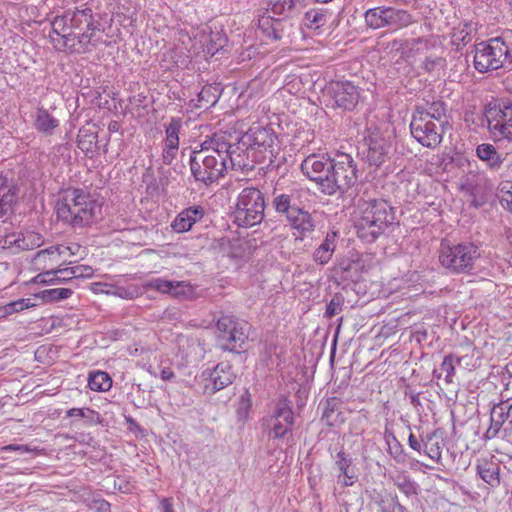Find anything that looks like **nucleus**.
I'll return each mask as SVG.
<instances>
[{
    "mask_svg": "<svg viewBox=\"0 0 512 512\" xmlns=\"http://www.w3.org/2000/svg\"><path fill=\"white\" fill-rule=\"evenodd\" d=\"M395 208L384 199L366 202L362 216L355 224L357 235L362 240L372 243L394 223Z\"/></svg>",
    "mask_w": 512,
    "mask_h": 512,
    "instance_id": "5",
    "label": "nucleus"
},
{
    "mask_svg": "<svg viewBox=\"0 0 512 512\" xmlns=\"http://www.w3.org/2000/svg\"><path fill=\"white\" fill-rule=\"evenodd\" d=\"M420 392H414L413 390H411L410 388H407L405 390V396H408L409 399H410V402L411 404L416 408L418 409L419 407H421V402H420Z\"/></svg>",
    "mask_w": 512,
    "mask_h": 512,
    "instance_id": "59",
    "label": "nucleus"
},
{
    "mask_svg": "<svg viewBox=\"0 0 512 512\" xmlns=\"http://www.w3.org/2000/svg\"><path fill=\"white\" fill-rule=\"evenodd\" d=\"M367 152L365 162L374 168H379L389 158L391 142L379 130L372 131L365 137Z\"/></svg>",
    "mask_w": 512,
    "mask_h": 512,
    "instance_id": "17",
    "label": "nucleus"
},
{
    "mask_svg": "<svg viewBox=\"0 0 512 512\" xmlns=\"http://www.w3.org/2000/svg\"><path fill=\"white\" fill-rule=\"evenodd\" d=\"M34 128L45 136H51L59 127V120L43 106L37 107L34 115Z\"/></svg>",
    "mask_w": 512,
    "mask_h": 512,
    "instance_id": "26",
    "label": "nucleus"
},
{
    "mask_svg": "<svg viewBox=\"0 0 512 512\" xmlns=\"http://www.w3.org/2000/svg\"><path fill=\"white\" fill-rule=\"evenodd\" d=\"M394 485L407 497L418 495L420 487L406 472L393 478Z\"/></svg>",
    "mask_w": 512,
    "mask_h": 512,
    "instance_id": "34",
    "label": "nucleus"
},
{
    "mask_svg": "<svg viewBox=\"0 0 512 512\" xmlns=\"http://www.w3.org/2000/svg\"><path fill=\"white\" fill-rule=\"evenodd\" d=\"M59 274H69L70 278H90L94 270L89 265H77L73 267L58 269Z\"/></svg>",
    "mask_w": 512,
    "mask_h": 512,
    "instance_id": "42",
    "label": "nucleus"
},
{
    "mask_svg": "<svg viewBox=\"0 0 512 512\" xmlns=\"http://www.w3.org/2000/svg\"><path fill=\"white\" fill-rule=\"evenodd\" d=\"M307 192L301 188L286 190L275 188L272 193L271 207L280 218L284 219L292 229L306 236L315 229L312 215L305 210L303 198Z\"/></svg>",
    "mask_w": 512,
    "mask_h": 512,
    "instance_id": "4",
    "label": "nucleus"
},
{
    "mask_svg": "<svg viewBox=\"0 0 512 512\" xmlns=\"http://www.w3.org/2000/svg\"><path fill=\"white\" fill-rule=\"evenodd\" d=\"M452 163H454L457 167H462L465 163H469V160L466 157L457 154L456 157L450 158V161L445 164L444 169L448 170V166Z\"/></svg>",
    "mask_w": 512,
    "mask_h": 512,
    "instance_id": "63",
    "label": "nucleus"
},
{
    "mask_svg": "<svg viewBox=\"0 0 512 512\" xmlns=\"http://www.w3.org/2000/svg\"><path fill=\"white\" fill-rule=\"evenodd\" d=\"M471 196L470 206L478 209L488 201V194H469Z\"/></svg>",
    "mask_w": 512,
    "mask_h": 512,
    "instance_id": "58",
    "label": "nucleus"
},
{
    "mask_svg": "<svg viewBox=\"0 0 512 512\" xmlns=\"http://www.w3.org/2000/svg\"><path fill=\"white\" fill-rule=\"evenodd\" d=\"M303 0H265L266 10L271 11L275 15H284L292 13L297 4Z\"/></svg>",
    "mask_w": 512,
    "mask_h": 512,
    "instance_id": "36",
    "label": "nucleus"
},
{
    "mask_svg": "<svg viewBox=\"0 0 512 512\" xmlns=\"http://www.w3.org/2000/svg\"><path fill=\"white\" fill-rule=\"evenodd\" d=\"M201 377L208 381L205 392L214 394L231 385L236 378L232 365L229 362H220L213 369H205Z\"/></svg>",
    "mask_w": 512,
    "mask_h": 512,
    "instance_id": "18",
    "label": "nucleus"
},
{
    "mask_svg": "<svg viewBox=\"0 0 512 512\" xmlns=\"http://www.w3.org/2000/svg\"><path fill=\"white\" fill-rule=\"evenodd\" d=\"M92 17V9L91 8H84V9H76L73 12H70V30L72 29H79L83 24H85L87 19H90Z\"/></svg>",
    "mask_w": 512,
    "mask_h": 512,
    "instance_id": "41",
    "label": "nucleus"
},
{
    "mask_svg": "<svg viewBox=\"0 0 512 512\" xmlns=\"http://www.w3.org/2000/svg\"><path fill=\"white\" fill-rule=\"evenodd\" d=\"M440 61H441V58L426 57L425 60L423 61V69L426 72H431L439 64Z\"/></svg>",
    "mask_w": 512,
    "mask_h": 512,
    "instance_id": "62",
    "label": "nucleus"
},
{
    "mask_svg": "<svg viewBox=\"0 0 512 512\" xmlns=\"http://www.w3.org/2000/svg\"><path fill=\"white\" fill-rule=\"evenodd\" d=\"M500 204L503 208L512 213V190L500 197Z\"/></svg>",
    "mask_w": 512,
    "mask_h": 512,
    "instance_id": "64",
    "label": "nucleus"
},
{
    "mask_svg": "<svg viewBox=\"0 0 512 512\" xmlns=\"http://www.w3.org/2000/svg\"><path fill=\"white\" fill-rule=\"evenodd\" d=\"M511 412V399L501 401L493 406L490 413V426L484 434L486 440L499 437L506 439L508 442H512Z\"/></svg>",
    "mask_w": 512,
    "mask_h": 512,
    "instance_id": "14",
    "label": "nucleus"
},
{
    "mask_svg": "<svg viewBox=\"0 0 512 512\" xmlns=\"http://www.w3.org/2000/svg\"><path fill=\"white\" fill-rule=\"evenodd\" d=\"M366 25L371 29H401L413 23V16L404 9L391 6H378L364 13Z\"/></svg>",
    "mask_w": 512,
    "mask_h": 512,
    "instance_id": "12",
    "label": "nucleus"
},
{
    "mask_svg": "<svg viewBox=\"0 0 512 512\" xmlns=\"http://www.w3.org/2000/svg\"><path fill=\"white\" fill-rule=\"evenodd\" d=\"M336 232H328L323 242L315 249L313 260L320 265L327 264L336 248Z\"/></svg>",
    "mask_w": 512,
    "mask_h": 512,
    "instance_id": "28",
    "label": "nucleus"
},
{
    "mask_svg": "<svg viewBox=\"0 0 512 512\" xmlns=\"http://www.w3.org/2000/svg\"><path fill=\"white\" fill-rule=\"evenodd\" d=\"M344 302V296L341 293H335L331 300L326 304L324 316L330 319L339 314L343 309Z\"/></svg>",
    "mask_w": 512,
    "mask_h": 512,
    "instance_id": "43",
    "label": "nucleus"
},
{
    "mask_svg": "<svg viewBox=\"0 0 512 512\" xmlns=\"http://www.w3.org/2000/svg\"><path fill=\"white\" fill-rule=\"evenodd\" d=\"M227 42V38L225 35L221 33H216L211 36L210 43L207 45V53L214 55L218 52Z\"/></svg>",
    "mask_w": 512,
    "mask_h": 512,
    "instance_id": "50",
    "label": "nucleus"
},
{
    "mask_svg": "<svg viewBox=\"0 0 512 512\" xmlns=\"http://www.w3.org/2000/svg\"><path fill=\"white\" fill-rule=\"evenodd\" d=\"M329 451H331V448H329ZM330 453L335 459V468L338 471L336 475L337 484L342 488L353 486L358 480V473L354 466L353 458L345 452L343 446H341L335 456L332 455V452Z\"/></svg>",
    "mask_w": 512,
    "mask_h": 512,
    "instance_id": "19",
    "label": "nucleus"
},
{
    "mask_svg": "<svg viewBox=\"0 0 512 512\" xmlns=\"http://www.w3.org/2000/svg\"><path fill=\"white\" fill-rule=\"evenodd\" d=\"M57 40L52 39V42L54 43L55 47L59 50H66L69 49L71 52L75 50V40H76V33L70 31L65 32L64 34L59 36Z\"/></svg>",
    "mask_w": 512,
    "mask_h": 512,
    "instance_id": "45",
    "label": "nucleus"
},
{
    "mask_svg": "<svg viewBox=\"0 0 512 512\" xmlns=\"http://www.w3.org/2000/svg\"><path fill=\"white\" fill-rule=\"evenodd\" d=\"M258 22V27L263 32V34L266 37L275 40V35H277V29H275L274 27L273 17L261 16Z\"/></svg>",
    "mask_w": 512,
    "mask_h": 512,
    "instance_id": "48",
    "label": "nucleus"
},
{
    "mask_svg": "<svg viewBox=\"0 0 512 512\" xmlns=\"http://www.w3.org/2000/svg\"><path fill=\"white\" fill-rule=\"evenodd\" d=\"M283 420L287 425H294L295 418L293 410H274L270 417V421Z\"/></svg>",
    "mask_w": 512,
    "mask_h": 512,
    "instance_id": "51",
    "label": "nucleus"
},
{
    "mask_svg": "<svg viewBox=\"0 0 512 512\" xmlns=\"http://www.w3.org/2000/svg\"><path fill=\"white\" fill-rule=\"evenodd\" d=\"M40 239L38 234L29 233L26 236L22 233H10L1 237L0 248L10 250L13 254L33 248V239Z\"/></svg>",
    "mask_w": 512,
    "mask_h": 512,
    "instance_id": "24",
    "label": "nucleus"
},
{
    "mask_svg": "<svg viewBox=\"0 0 512 512\" xmlns=\"http://www.w3.org/2000/svg\"><path fill=\"white\" fill-rule=\"evenodd\" d=\"M272 422H273L272 428L269 432V437L271 439H283L288 434L292 435L291 428H290L292 425H287L285 423L283 424L281 422V420L272 421Z\"/></svg>",
    "mask_w": 512,
    "mask_h": 512,
    "instance_id": "46",
    "label": "nucleus"
},
{
    "mask_svg": "<svg viewBox=\"0 0 512 512\" xmlns=\"http://www.w3.org/2000/svg\"><path fill=\"white\" fill-rule=\"evenodd\" d=\"M408 445L411 449L421 454V447H423L422 440H418L413 433H410L408 437Z\"/></svg>",
    "mask_w": 512,
    "mask_h": 512,
    "instance_id": "61",
    "label": "nucleus"
},
{
    "mask_svg": "<svg viewBox=\"0 0 512 512\" xmlns=\"http://www.w3.org/2000/svg\"><path fill=\"white\" fill-rule=\"evenodd\" d=\"M72 293L73 291L69 288H53L43 290L35 294V297L40 298L45 303H53L68 299Z\"/></svg>",
    "mask_w": 512,
    "mask_h": 512,
    "instance_id": "38",
    "label": "nucleus"
},
{
    "mask_svg": "<svg viewBox=\"0 0 512 512\" xmlns=\"http://www.w3.org/2000/svg\"><path fill=\"white\" fill-rule=\"evenodd\" d=\"M341 405L342 401L337 397H330L325 401L322 420L325 421L327 426L332 427L342 421V419H339Z\"/></svg>",
    "mask_w": 512,
    "mask_h": 512,
    "instance_id": "32",
    "label": "nucleus"
},
{
    "mask_svg": "<svg viewBox=\"0 0 512 512\" xmlns=\"http://www.w3.org/2000/svg\"><path fill=\"white\" fill-rule=\"evenodd\" d=\"M384 440L388 446V453L397 463H405L407 460V454L403 448V445L399 442L394 432L387 426L384 431Z\"/></svg>",
    "mask_w": 512,
    "mask_h": 512,
    "instance_id": "31",
    "label": "nucleus"
},
{
    "mask_svg": "<svg viewBox=\"0 0 512 512\" xmlns=\"http://www.w3.org/2000/svg\"><path fill=\"white\" fill-rule=\"evenodd\" d=\"M77 146L86 156L96 151L99 147L95 129L82 126L78 131Z\"/></svg>",
    "mask_w": 512,
    "mask_h": 512,
    "instance_id": "29",
    "label": "nucleus"
},
{
    "mask_svg": "<svg viewBox=\"0 0 512 512\" xmlns=\"http://www.w3.org/2000/svg\"><path fill=\"white\" fill-rule=\"evenodd\" d=\"M479 257L480 248L474 242L464 241L457 244H450L447 240L441 242L439 261L452 273H469L474 269Z\"/></svg>",
    "mask_w": 512,
    "mask_h": 512,
    "instance_id": "8",
    "label": "nucleus"
},
{
    "mask_svg": "<svg viewBox=\"0 0 512 512\" xmlns=\"http://www.w3.org/2000/svg\"><path fill=\"white\" fill-rule=\"evenodd\" d=\"M178 149L174 147L165 146L162 153V162L165 165H171L173 160L176 158Z\"/></svg>",
    "mask_w": 512,
    "mask_h": 512,
    "instance_id": "54",
    "label": "nucleus"
},
{
    "mask_svg": "<svg viewBox=\"0 0 512 512\" xmlns=\"http://www.w3.org/2000/svg\"><path fill=\"white\" fill-rule=\"evenodd\" d=\"M240 144L254 148L253 151L262 158V162L266 163L267 168L274 166V159L280 150V145L278 137L271 126H251L248 131L241 136Z\"/></svg>",
    "mask_w": 512,
    "mask_h": 512,
    "instance_id": "10",
    "label": "nucleus"
},
{
    "mask_svg": "<svg viewBox=\"0 0 512 512\" xmlns=\"http://www.w3.org/2000/svg\"><path fill=\"white\" fill-rule=\"evenodd\" d=\"M331 13L327 9L311 8L304 15L305 25L309 29L317 30L327 23Z\"/></svg>",
    "mask_w": 512,
    "mask_h": 512,
    "instance_id": "33",
    "label": "nucleus"
},
{
    "mask_svg": "<svg viewBox=\"0 0 512 512\" xmlns=\"http://www.w3.org/2000/svg\"><path fill=\"white\" fill-rule=\"evenodd\" d=\"M70 11H66L63 15L54 17L51 22L52 32L57 36L64 34L67 30H70L69 26Z\"/></svg>",
    "mask_w": 512,
    "mask_h": 512,
    "instance_id": "44",
    "label": "nucleus"
},
{
    "mask_svg": "<svg viewBox=\"0 0 512 512\" xmlns=\"http://www.w3.org/2000/svg\"><path fill=\"white\" fill-rule=\"evenodd\" d=\"M455 364V355L449 354L444 357L443 362L440 366L441 371L446 374L445 381L447 383L453 382V377L455 375Z\"/></svg>",
    "mask_w": 512,
    "mask_h": 512,
    "instance_id": "47",
    "label": "nucleus"
},
{
    "mask_svg": "<svg viewBox=\"0 0 512 512\" xmlns=\"http://www.w3.org/2000/svg\"><path fill=\"white\" fill-rule=\"evenodd\" d=\"M442 123L428 119L427 114H413L410 123L411 135L424 147L436 148L443 139Z\"/></svg>",
    "mask_w": 512,
    "mask_h": 512,
    "instance_id": "13",
    "label": "nucleus"
},
{
    "mask_svg": "<svg viewBox=\"0 0 512 512\" xmlns=\"http://www.w3.org/2000/svg\"><path fill=\"white\" fill-rule=\"evenodd\" d=\"M85 415H83V419L86 420L89 424H98L102 422V417L99 412L94 411L90 408H84Z\"/></svg>",
    "mask_w": 512,
    "mask_h": 512,
    "instance_id": "55",
    "label": "nucleus"
},
{
    "mask_svg": "<svg viewBox=\"0 0 512 512\" xmlns=\"http://www.w3.org/2000/svg\"><path fill=\"white\" fill-rule=\"evenodd\" d=\"M19 190L18 184L0 174V218L13 212L19 200Z\"/></svg>",
    "mask_w": 512,
    "mask_h": 512,
    "instance_id": "21",
    "label": "nucleus"
},
{
    "mask_svg": "<svg viewBox=\"0 0 512 512\" xmlns=\"http://www.w3.org/2000/svg\"><path fill=\"white\" fill-rule=\"evenodd\" d=\"M445 104L443 102H433L427 110L417 109L413 114H427L428 119L432 121H437V123H442L444 126L447 121H443L442 117L445 116Z\"/></svg>",
    "mask_w": 512,
    "mask_h": 512,
    "instance_id": "40",
    "label": "nucleus"
},
{
    "mask_svg": "<svg viewBox=\"0 0 512 512\" xmlns=\"http://www.w3.org/2000/svg\"><path fill=\"white\" fill-rule=\"evenodd\" d=\"M217 339L223 351L241 353L248 340L249 324L232 315H223L217 321Z\"/></svg>",
    "mask_w": 512,
    "mask_h": 512,
    "instance_id": "11",
    "label": "nucleus"
},
{
    "mask_svg": "<svg viewBox=\"0 0 512 512\" xmlns=\"http://www.w3.org/2000/svg\"><path fill=\"white\" fill-rule=\"evenodd\" d=\"M494 184L491 179L479 171H469L462 178L460 186L461 191L467 194H489L492 192Z\"/></svg>",
    "mask_w": 512,
    "mask_h": 512,
    "instance_id": "22",
    "label": "nucleus"
},
{
    "mask_svg": "<svg viewBox=\"0 0 512 512\" xmlns=\"http://www.w3.org/2000/svg\"><path fill=\"white\" fill-rule=\"evenodd\" d=\"M475 154L480 161L485 163L487 169L492 172L499 171L505 161V156L499 153L497 148L490 143L477 145Z\"/></svg>",
    "mask_w": 512,
    "mask_h": 512,
    "instance_id": "25",
    "label": "nucleus"
},
{
    "mask_svg": "<svg viewBox=\"0 0 512 512\" xmlns=\"http://www.w3.org/2000/svg\"><path fill=\"white\" fill-rule=\"evenodd\" d=\"M301 170L327 196L346 195L361 175L356 161L347 153H338L333 158L309 155L303 160Z\"/></svg>",
    "mask_w": 512,
    "mask_h": 512,
    "instance_id": "1",
    "label": "nucleus"
},
{
    "mask_svg": "<svg viewBox=\"0 0 512 512\" xmlns=\"http://www.w3.org/2000/svg\"><path fill=\"white\" fill-rule=\"evenodd\" d=\"M56 274H59L58 270H50L46 272L39 273L36 275L32 282L37 284H49L54 283L56 279Z\"/></svg>",
    "mask_w": 512,
    "mask_h": 512,
    "instance_id": "52",
    "label": "nucleus"
},
{
    "mask_svg": "<svg viewBox=\"0 0 512 512\" xmlns=\"http://www.w3.org/2000/svg\"><path fill=\"white\" fill-rule=\"evenodd\" d=\"M293 410V403L286 395H280L275 402L274 410Z\"/></svg>",
    "mask_w": 512,
    "mask_h": 512,
    "instance_id": "57",
    "label": "nucleus"
},
{
    "mask_svg": "<svg viewBox=\"0 0 512 512\" xmlns=\"http://www.w3.org/2000/svg\"><path fill=\"white\" fill-rule=\"evenodd\" d=\"M512 65V43L505 36L490 38L475 45L474 67L486 73Z\"/></svg>",
    "mask_w": 512,
    "mask_h": 512,
    "instance_id": "7",
    "label": "nucleus"
},
{
    "mask_svg": "<svg viewBox=\"0 0 512 512\" xmlns=\"http://www.w3.org/2000/svg\"><path fill=\"white\" fill-rule=\"evenodd\" d=\"M252 401L251 395L248 390H246L240 397L237 405V415L239 419H245L248 416V413L251 409Z\"/></svg>",
    "mask_w": 512,
    "mask_h": 512,
    "instance_id": "49",
    "label": "nucleus"
},
{
    "mask_svg": "<svg viewBox=\"0 0 512 512\" xmlns=\"http://www.w3.org/2000/svg\"><path fill=\"white\" fill-rule=\"evenodd\" d=\"M182 128V119L179 117H172L169 124L165 128L166 138L164 141L165 146L174 147L179 149V133Z\"/></svg>",
    "mask_w": 512,
    "mask_h": 512,
    "instance_id": "35",
    "label": "nucleus"
},
{
    "mask_svg": "<svg viewBox=\"0 0 512 512\" xmlns=\"http://www.w3.org/2000/svg\"><path fill=\"white\" fill-rule=\"evenodd\" d=\"M205 216V209L201 205H194L183 209L172 221L171 228L176 233L188 232L193 225L200 222Z\"/></svg>",
    "mask_w": 512,
    "mask_h": 512,
    "instance_id": "23",
    "label": "nucleus"
},
{
    "mask_svg": "<svg viewBox=\"0 0 512 512\" xmlns=\"http://www.w3.org/2000/svg\"><path fill=\"white\" fill-rule=\"evenodd\" d=\"M229 142L224 137L211 138L192 150L189 158L191 175L196 182L210 186L223 178L229 170L226 163Z\"/></svg>",
    "mask_w": 512,
    "mask_h": 512,
    "instance_id": "2",
    "label": "nucleus"
},
{
    "mask_svg": "<svg viewBox=\"0 0 512 512\" xmlns=\"http://www.w3.org/2000/svg\"><path fill=\"white\" fill-rule=\"evenodd\" d=\"M125 422L128 425V429L130 431L139 432L142 435L144 434V429L136 422L132 416H125Z\"/></svg>",
    "mask_w": 512,
    "mask_h": 512,
    "instance_id": "60",
    "label": "nucleus"
},
{
    "mask_svg": "<svg viewBox=\"0 0 512 512\" xmlns=\"http://www.w3.org/2000/svg\"><path fill=\"white\" fill-rule=\"evenodd\" d=\"M424 447V455L434 461H438L441 458V447L437 441L429 443Z\"/></svg>",
    "mask_w": 512,
    "mask_h": 512,
    "instance_id": "53",
    "label": "nucleus"
},
{
    "mask_svg": "<svg viewBox=\"0 0 512 512\" xmlns=\"http://www.w3.org/2000/svg\"><path fill=\"white\" fill-rule=\"evenodd\" d=\"M35 306L30 298L18 299L16 301H11L8 304L0 307V318L6 317L8 315L21 312L24 309Z\"/></svg>",
    "mask_w": 512,
    "mask_h": 512,
    "instance_id": "39",
    "label": "nucleus"
},
{
    "mask_svg": "<svg viewBox=\"0 0 512 512\" xmlns=\"http://www.w3.org/2000/svg\"><path fill=\"white\" fill-rule=\"evenodd\" d=\"M480 125L486 126L495 143L512 142V99L492 98L483 108Z\"/></svg>",
    "mask_w": 512,
    "mask_h": 512,
    "instance_id": "6",
    "label": "nucleus"
},
{
    "mask_svg": "<svg viewBox=\"0 0 512 512\" xmlns=\"http://www.w3.org/2000/svg\"><path fill=\"white\" fill-rule=\"evenodd\" d=\"M377 504L380 506L381 512L395 511V506L393 505V494H389L386 498L382 497L377 501Z\"/></svg>",
    "mask_w": 512,
    "mask_h": 512,
    "instance_id": "56",
    "label": "nucleus"
},
{
    "mask_svg": "<svg viewBox=\"0 0 512 512\" xmlns=\"http://www.w3.org/2000/svg\"><path fill=\"white\" fill-rule=\"evenodd\" d=\"M112 386V379L108 373L97 371L89 375L88 387L97 392L108 391Z\"/></svg>",
    "mask_w": 512,
    "mask_h": 512,
    "instance_id": "37",
    "label": "nucleus"
},
{
    "mask_svg": "<svg viewBox=\"0 0 512 512\" xmlns=\"http://www.w3.org/2000/svg\"><path fill=\"white\" fill-rule=\"evenodd\" d=\"M477 475L491 488L501 484L500 465L492 460L483 459L476 465Z\"/></svg>",
    "mask_w": 512,
    "mask_h": 512,
    "instance_id": "27",
    "label": "nucleus"
},
{
    "mask_svg": "<svg viewBox=\"0 0 512 512\" xmlns=\"http://www.w3.org/2000/svg\"><path fill=\"white\" fill-rule=\"evenodd\" d=\"M221 94L222 89L219 84L205 85L198 93L197 103L194 107L208 109L218 102Z\"/></svg>",
    "mask_w": 512,
    "mask_h": 512,
    "instance_id": "30",
    "label": "nucleus"
},
{
    "mask_svg": "<svg viewBox=\"0 0 512 512\" xmlns=\"http://www.w3.org/2000/svg\"><path fill=\"white\" fill-rule=\"evenodd\" d=\"M149 286L158 292L167 293L176 298L192 299L195 297L194 287L185 281H172L157 278L152 280Z\"/></svg>",
    "mask_w": 512,
    "mask_h": 512,
    "instance_id": "20",
    "label": "nucleus"
},
{
    "mask_svg": "<svg viewBox=\"0 0 512 512\" xmlns=\"http://www.w3.org/2000/svg\"><path fill=\"white\" fill-rule=\"evenodd\" d=\"M55 209L57 219L74 229L90 226L102 218V203L81 188H67Z\"/></svg>",
    "mask_w": 512,
    "mask_h": 512,
    "instance_id": "3",
    "label": "nucleus"
},
{
    "mask_svg": "<svg viewBox=\"0 0 512 512\" xmlns=\"http://www.w3.org/2000/svg\"><path fill=\"white\" fill-rule=\"evenodd\" d=\"M364 90L350 80L332 81L328 93L334 105L343 111H354L362 100Z\"/></svg>",
    "mask_w": 512,
    "mask_h": 512,
    "instance_id": "15",
    "label": "nucleus"
},
{
    "mask_svg": "<svg viewBox=\"0 0 512 512\" xmlns=\"http://www.w3.org/2000/svg\"><path fill=\"white\" fill-rule=\"evenodd\" d=\"M253 149L254 148H249L247 145L242 146L240 140L237 144L229 143V148L227 149L228 157H226V163L229 169L249 172L254 169L256 164L266 165Z\"/></svg>",
    "mask_w": 512,
    "mask_h": 512,
    "instance_id": "16",
    "label": "nucleus"
},
{
    "mask_svg": "<svg viewBox=\"0 0 512 512\" xmlns=\"http://www.w3.org/2000/svg\"><path fill=\"white\" fill-rule=\"evenodd\" d=\"M264 194L255 187H246L238 195L233 211L234 222L239 227H253L262 222L265 215Z\"/></svg>",
    "mask_w": 512,
    "mask_h": 512,
    "instance_id": "9",
    "label": "nucleus"
}]
</instances>
